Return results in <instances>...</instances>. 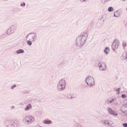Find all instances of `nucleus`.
<instances>
[{
	"label": "nucleus",
	"instance_id": "f257e3e1",
	"mask_svg": "<svg viewBox=\"0 0 127 127\" xmlns=\"http://www.w3.org/2000/svg\"><path fill=\"white\" fill-rule=\"evenodd\" d=\"M88 32H84L81 33L76 39V44L77 46H83L86 43L87 38H88Z\"/></svg>",
	"mask_w": 127,
	"mask_h": 127
},
{
	"label": "nucleus",
	"instance_id": "f03ea898",
	"mask_svg": "<svg viewBox=\"0 0 127 127\" xmlns=\"http://www.w3.org/2000/svg\"><path fill=\"white\" fill-rule=\"evenodd\" d=\"M5 126L6 127H19V121L17 119L13 120H5L4 121Z\"/></svg>",
	"mask_w": 127,
	"mask_h": 127
},
{
	"label": "nucleus",
	"instance_id": "7ed1b4c3",
	"mask_svg": "<svg viewBox=\"0 0 127 127\" xmlns=\"http://www.w3.org/2000/svg\"><path fill=\"white\" fill-rule=\"evenodd\" d=\"M57 89L59 92L64 91L66 89V81L62 78L59 80L57 85Z\"/></svg>",
	"mask_w": 127,
	"mask_h": 127
},
{
	"label": "nucleus",
	"instance_id": "20e7f679",
	"mask_svg": "<svg viewBox=\"0 0 127 127\" xmlns=\"http://www.w3.org/2000/svg\"><path fill=\"white\" fill-rule=\"evenodd\" d=\"M34 121V117L32 116H28L23 119L22 122L25 125H31Z\"/></svg>",
	"mask_w": 127,
	"mask_h": 127
},
{
	"label": "nucleus",
	"instance_id": "39448f33",
	"mask_svg": "<svg viewBox=\"0 0 127 127\" xmlns=\"http://www.w3.org/2000/svg\"><path fill=\"white\" fill-rule=\"evenodd\" d=\"M85 83L89 87H94L95 86V79L92 76H87L85 79Z\"/></svg>",
	"mask_w": 127,
	"mask_h": 127
},
{
	"label": "nucleus",
	"instance_id": "423d86ee",
	"mask_svg": "<svg viewBox=\"0 0 127 127\" xmlns=\"http://www.w3.org/2000/svg\"><path fill=\"white\" fill-rule=\"evenodd\" d=\"M30 39L32 41V42H34L37 40V34L35 32L29 33L26 37V39Z\"/></svg>",
	"mask_w": 127,
	"mask_h": 127
},
{
	"label": "nucleus",
	"instance_id": "0eeeda50",
	"mask_svg": "<svg viewBox=\"0 0 127 127\" xmlns=\"http://www.w3.org/2000/svg\"><path fill=\"white\" fill-rule=\"evenodd\" d=\"M16 26L11 25L9 28H8L6 30V33L7 35H10V34H12L14 32H15L16 30Z\"/></svg>",
	"mask_w": 127,
	"mask_h": 127
},
{
	"label": "nucleus",
	"instance_id": "6e6552de",
	"mask_svg": "<svg viewBox=\"0 0 127 127\" xmlns=\"http://www.w3.org/2000/svg\"><path fill=\"white\" fill-rule=\"evenodd\" d=\"M98 66L100 71H106V70H107V64L103 62H99Z\"/></svg>",
	"mask_w": 127,
	"mask_h": 127
},
{
	"label": "nucleus",
	"instance_id": "1a4fd4ad",
	"mask_svg": "<svg viewBox=\"0 0 127 127\" xmlns=\"http://www.w3.org/2000/svg\"><path fill=\"white\" fill-rule=\"evenodd\" d=\"M120 45V42L118 40H115L111 46L113 50H116L119 48Z\"/></svg>",
	"mask_w": 127,
	"mask_h": 127
},
{
	"label": "nucleus",
	"instance_id": "9d476101",
	"mask_svg": "<svg viewBox=\"0 0 127 127\" xmlns=\"http://www.w3.org/2000/svg\"><path fill=\"white\" fill-rule=\"evenodd\" d=\"M108 113L110 115H112V116H115V117H118V113H116V111L113 110L111 108H108Z\"/></svg>",
	"mask_w": 127,
	"mask_h": 127
},
{
	"label": "nucleus",
	"instance_id": "9b49d317",
	"mask_svg": "<svg viewBox=\"0 0 127 127\" xmlns=\"http://www.w3.org/2000/svg\"><path fill=\"white\" fill-rule=\"evenodd\" d=\"M121 15L122 13L121 12V11L117 10L114 12V16H115V17H119V16H121Z\"/></svg>",
	"mask_w": 127,
	"mask_h": 127
},
{
	"label": "nucleus",
	"instance_id": "f8f14e48",
	"mask_svg": "<svg viewBox=\"0 0 127 127\" xmlns=\"http://www.w3.org/2000/svg\"><path fill=\"white\" fill-rule=\"evenodd\" d=\"M31 109H32V106H31V104H29L26 106V108H25V111H30Z\"/></svg>",
	"mask_w": 127,
	"mask_h": 127
},
{
	"label": "nucleus",
	"instance_id": "ddd939ff",
	"mask_svg": "<svg viewBox=\"0 0 127 127\" xmlns=\"http://www.w3.org/2000/svg\"><path fill=\"white\" fill-rule=\"evenodd\" d=\"M102 125L103 126H107H107L108 127H110V126H111V124H110V122H109L108 120H104V121H103V123H102Z\"/></svg>",
	"mask_w": 127,
	"mask_h": 127
},
{
	"label": "nucleus",
	"instance_id": "4468645a",
	"mask_svg": "<svg viewBox=\"0 0 127 127\" xmlns=\"http://www.w3.org/2000/svg\"><path fill=\"white\" fill-rule=\"evenodd\" d=\"M43 123L45 124V125H51L52 121L51 120H44Z\"/></svg>",
	"mask_w": 127,
	"mask_h": 127
},
{
	"label": "nucleus",
	"instance_id": "2eb2a0df",
	"mask_svg": "<svg viewBox=\"0 0 127 127\" xmlns=\"http://www.w3.org/2000/svg\"><path fill=\"white\" fill-rule=\"evenodd\" d=\"M24 52V50L23 49H20L17 51H16V53L17 54H21Z\"/></svg>",
	"mask_w": 127,
	"mask_h": 127
},
{
	"label": "nucleus",
	"instance_id": "dca6fc26",
	"mask_svg": "<svg viewBox=\"0 0 127 127\" xmlns=\"http://www.w3.org/2000/svg\"><path fill=\"white\" fill-rule=\"evenodd\" d=\"M109 51H110V48L109 47H106L104 50V53H105L106 55L109 54Z\"/></svg>",
	"mask_w": 127,
	"mask_h": 127
},
{
	"label": "nucleus",
	"instance_id": "f3484780",
	"mask_svg": "<svg viewBox=\"0 0 127 127\" xmlns=\"http://www.w3.org/2000/svg\"><path fill=\"white\" fill-rule=\"evenodd\" d=\"M127 52L123 53V55L122 56V58H123V59L124 60H126V59H127Z\"/></svg>",
	"mask_w": 127,
	"mask_h": 127
},
{
	"label": "nucleus",
	"instance_id": "a211bd4d",
	"mask_svg": "<svg viewBox=\"0 0 127 127\" xmlns=\"http://www.w3.org/2000/svg\"><path fill=\"white\" fill-rule=\"evenodd\" d=\"M32 41L30 39H28V40H27V45H29V46H31V45H32Z\"/></svg>",
	"mask_w": 127,
	"mask_h": 127
},
{
	"label": "nucleus",
	"instance_id": "6ab92c4d",
	"mask_svg": "<svg viewBox=\"0 0 127 127\" xmlns=\"http://www.w3.org/2000/svg\"><path fill=\"white\" fill-rule=\"evenodd\" d=\"M126 108H127L126 107L125 105L121 107V112H122V113H123L124 112H125L126 111Z\"/></svg>",
	"mask_w": 127,
	"mask_h": 127
},
{
	"label": "nucleus",
	"instance_id": "aec40b11",
	"mask_svg": "<svg viewBox=\"0 0 127 127\" xmlns=\"http://www.w3.org/2000/svg\"><path fill=\"white\" fill-rule=\"evenodd\" d=\"M113 100H114V105H118V98H113Z\"/></svg>",
	"mask_w": 127,
	"mask_h": 127
},
{
	"label": "nucleus",
	"instance_id": "412c9836",
	"mask_svg": "<svg viewBox=\"0 0 127 127\" xmlns=\"http://www.w3.org/2000/svg\"><path fill=\"white\" fill-rule=\"evenodd\" d=\"M108 10L109 11V12H111L114 10V7L110 6L108 8Z\"/></svg>",
	"mask_w": 127,
	"mask_h": 127
},
{
	"label": "nucleus",
	"instance_id": "4be33fe9",
	"mask_svg": "<svg viewBox=\"0 0 127 127\" xmlns=\"http://www.w3.org/2000/svg\"><path fill=\"white\" fill-rule=\"evenodd\" d=\"M121 97L123 99H126V98H127V95H126V94H122Z\"/></svg>",
	"mask_w": 127,
	"mask_h": 127
},
{
	"label": "nucleus",
	"instance_id": "5701e85b",
	"mask_svg": "<svg viewBox=\"0 0 127 127\" xmlns=\"http://www.w3.org/2000/svg\"><path fill=\"white\" fill-rule=\"evenodd\" d=\"M120 90H121V88H117V95H119L120 94Z\"/></svg>",
	"mask_w": 127,
	"mask_h": 127
},
{
	"label": "nucleus",
	"instance_id": "b1692460",
	"mask_svg": "<svg viewBox=\"0 0 127 127\" xmlns=\"http://www.w3.org/2000/svg\"><path fill=\"white\" fill-rule=\"evenodd\" d=\"M15 87H16V84H14L13 85H12L11 87V89L12 90H13L14 89V88H15Z\"/></svg>",
	"mask_w": 127,
	"mask_h": 127
},
{
	"label": "nucleus",
	"instance_id": "393cba45",
	"mask_svg": "<svg viewBox=\"0 0 127 127\" xmlns=\"http://www.w3.org/2000/svg\"><path fill=\"white\" fill-rule=\"evenodd\" d=\"M25 2H23V3L20 4V6H25Z\"/></svg>",
	"mask_w": 127,
	"mask_h": 127
},
{
	"label": "nucleus",
	"instance_id": "a878e982",
	"mask_svg": "<svg viewBox=\"0 0 127 127\" xmlns=\"http://www.w3.org/2000/svg\"><path fill=\"white\" fill-rule=\"evenodd\" d=\"M106 104H110V100L109 99H107L105 100Z\"/></svg>",
	"mask_w": 127,
	"mask_h": 127
},
{
	"label": "nucleus",
	"instance_id": "bb28decb",
	"mask_svg": "<svg viewBox=\"0 0 127 127\" xmlns=\"http://www.w3.org/2000/svg\"><path fill=\"white\" fill-rule=\"evenodd\" d=\"M114 101H115V99H114L113 98L112 100L109 101V104H112V103H113Z\"/></svg>",
	"mask_w": 127,
	"mask_h": 127
},
{
	"label": "nucleus",
	"instance_id": "cd10ccee",
	"mask_svg": "<svg viewBox=\"0 0 127 127\" xmlns=\"http://www.w3.org/2000/svg\"><path fill=\"white\" fill-rule=\"evenodd\" d=\"M122 45H123V46H124L125 47H126V45H127V43H126L125 42H123Z\"/></svg>",
	"mask_w": 127,
	"mask_h": 127
},
{
	"label": "nucleus",
	"instance_id": "c85d7f7f",
	"mask_svg": "<svg viewBox=\"0 0 127 127\" xmlns=\"http://www.w3.org/2000/svg\"><path fill=\"white\" fill-rule=\"evenodd\" d=\"M123 126L124 127H127V123H124Z\"/></svg>",
	"mask_w": 127,
	"mask_h": 127
},
{
	"label": "nucleus",
	"instance_id": "c756f323",
	"mask_svg": "<svg viewBox=\"0 0 127 127\" xmlns=\"http://www.w3.org/2000/svg\"><path fill=\"white\" fill-rule=\"evenodd\" d=\"M67 98L68 99H73V97L72 96H71V95H69L68 96H67Z\"/></svg>",
	"mask_w": 127,
	"mask_h": 127
},
{
	"label": "nucleus",
	"instance_id": "7c9ffc66",
	"mask_svg": "<svg viewBox=\"0 0 127 127\" xmlns=\"http://www.w3.org/2000/svg\"><path fill=\"white\" fill-rule=\"evenodd\" d=\"M114 91L115 92H117V91H118V88H117V87L114 88Z\"/></svg>",
	"mask_w": 127,
	"mask_h": 127
},
{
	"label": "nucleus",
	"instance_id": "2f4dec72",
	"mask_svg": "<svg viewBox=\"0 0 127 127\" xmlns=\"http://www.w3.org/2000/svg\"><path fill=\"white\" fill-rule=\"evenodd\" d=\"M123 113V114H125V115H127V110H125Z\"/></svg>",
	"mask_w": 127,
	"mask_h": 127
},
{
	"label": "nucleus",
	"instance_id": "473e14b6",
	"mask_svg": "<svg viewBox=\"0 0 127 127\" xmlns=\"http://www.w3.org/2000/svg\"><path fill=\"white\" fill-rule=\"evenodd\" d=\"M87 0H80V1L81 2H83V1H87Z\"/></svg>",
	"mask_w": 127,
	"mask_h": 127
},
{
	"label": "nucleus",
	"instance_id": "72a5a7b5",
	"mask_svg": "<svg viewBox=\"0 0 127 127\" xmlns=\"http://www.w3.org/2000/svg\"><path fill=\"white\" fill-rule=\"evenodd\" d=\"M11 109H14V106H11Z\"/></svg>",
	"mask_w": 127,
	"mask_h": 127
},
{
	"label": "nucleus",
	"instance_id": "f704fd0d",
	"mask_svg": "<svg viewBox=\"0 0 127 127\" xmlns=\"http://www.w3.org/2000/svg\"><path fill=\"white\" fill-rule=\"evenodd\" d=\"M111 0H105V1H110Z\"/></svg>",
	"mask_w": 127,
	"mask_h": 127
},
{
	"label": "nucleus",
	"instance_id": "c9c22d12",
	"mask_svg": "<svg viewBox=\"0 0 127 127\" xmlns=\"http://www.w3.org/2000/svg\"><path fill=\"white\" fill-rule=\"evenodd\" d=\"M78 127H82V126H81V125H78Z\"/></svg>",
	"mask_w": 127,
	"mask_h": 127
},
{
	"label": "nucleus",
	"instance_id": "e433bc0d",
	"mask_svg": "<svg viewBox=\"0 0 127 127\" xmlns=\"http://www.w3.org/2000/svg\"><path fill=\"white\" fill-rule=\"evenodd\" d=\"M123 1H126V0H122Z\"/></svg>",
	"mask_w": 127,
	"mask_h": 127
},
{
	"label": "nucleus",
	"instance_id": "4c0bfd02",
	"mask_svg": "<svg viewBox=\"0 0 127 127\" xmlns=\"http://www.w3.org/2000/svg\"><path fill=\"white\" fill-rule=\"evenodd\" d=\"M126 10H127V8Z\"/></svg>",
	"mask_w": 127,
	"mask_h": 127
}]
</instances>
